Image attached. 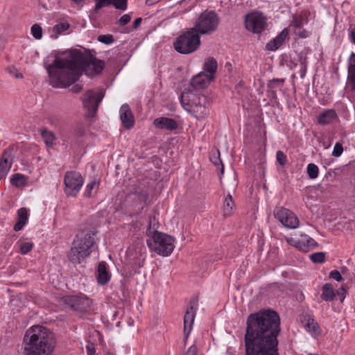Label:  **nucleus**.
<instances>
[{
    "instance_id": "1",
    "label": "nucleus",
    "mask_w": 355,
    "mask_h": 355,
    "mask_svg": "<svg viewBox=\"0 0 355 355\" xmlns=\"http://www.w3.org/2000/svg\"><path fill=\"white\" fill-rule=\"evenodd\" d=\"M244 336L245 355H279L280 319L277 312L268 309L248 317Z\"/></svg>"
},
{
    "instance_id": "2",
    "label": "nucleus",
    "mask_w": 355,
    "mask_h": 355,
    "mask_svg": "<svg viewBox=\"0 0 355 355\" xmlns=\"http://www.w3.org/2000/svg\"><path fill=\"white\" fill-rule=\"evenodd\" d=\"M103 68V61L92 55H85L78 49L62 52L46 67L50 85L58 88L69 87L78 80L83 72L93 76L100 73Z\"/></svg>"
},
{
    "instance_id": "3",
    "label": "nucleus",
    "mask_w": 355,
    "mask_h": 355,
    "mask_svg": "<svg viewBox=\"0 0 355 355\" xmlns=\"http://www.w3.org/2000/svg\"><path fill=\"white\" fill-rule=\"evenodd\" d=\"M24 344L26 355H52L56 340L49 329L35 325L26 331Z\"/></svg>"
},
{
    "instance_id": "4",
    "label": "nucleus",
    "mask_w": 355,
    "mask_h": 355,
    "mask_svg": "<svg viewBox=\"0 0 355 355\" xmlns=\"http://www.w3.org/2000/svg\"><path fill=\"white\" fill-rule=\"evenodd\" d=\"M95 234L94 232L87 231L77 234L68 254L70 262L74 265L79 264L90 254L95 243Z\"/></svg>"
},
{
    "instance_id": "5",
    "label": "nucleus",
    "mask_w": 355,
    "mask_h": 355,
    "mask_svg": "<svg viewBox=\"0 0 355 355\" xmlns=\"http://www.w3.org/2000/svg\"><path fill=\"white\" fill-rule=\"evenodd\" d=\"M180 101L184 108L196 119L201 120L207 116L209 101L205 95L188 91L181 94Z\"/></svg>"
},
{
    "instance_id": "6",
    "label": "nucleus",
    "mask_w": 355,
    "mask_h": 355,
    "mask_svg": "<svg viewBox=\"0 0 355 355\" xmlns=\"http://www.w3.org/2000/svg\"><path fill=\"white\" fill-rule=\"evenodd\" d=\"M200 44V35L196 29L189 28L176 38L173 47L178 53L188 55L196 51Z\"/></svg>"
},
{
    "instance_id": "7",
    "label": "nucleus",
    "mask_w": 355,
    "mask_h": 355,
    "mask_svg": "<svg viewBox=\"0 0 355 355\" xmlns=\"http://www.w3.org/2000/svg\"><path fill=\"white\" fill-rule=\"evenodd\" d=\"M219 23L220 18L215 11L205 10L197 17L192 28L200 35H210L217 30Z\"/></svg>"
},
{
    "instance_id": "8",
    "label": "nucleus",
    "mask_w": 355,
    "mask_h": 355,
    "mask_svg": "<svg viewBox=\"0 0 355 355\" xmlns=\"http://www.w3.org/2000/svg\"><path fill=\"white\" fill-rule=\"evenodd\" d=\"M174 239L169 235L157 233L147 240L148 247L162 256H168L174 249Z\"/></svg>"
},
{
    "instance_id": "9",
    "label": "nucleus",
    "mask_w": 355,
    "mask_h": 355,
    "mask_svg": "<svg viewBox=\"0 0 355 355\" xmlns=\"http://www.w3.org/2000/svg\"><path fill=\"white\" fill-rule=\"evenodd\" d=\"M64 191L67 195L76 196L83 184V178L76 171H68L64 178Z\"/></svg>"
},
{
    "instance_id": "10",
    "label": "nucleus",
    "mask_w": 355,
    "mask_h": 355,
    "mask_svg": "<svg viewBox=\"0 0 355 355\" xmlns=\"http://www.w3.org/2000/svg\"><path fill=\"white\" fill-rule=\"evenodd\" d=\"M286 242L303 252H308L318 246V243L304 233L295 234V237H286Z\"/></svg>"
},
{
    "instance_id": "11",
    "label": "nucleus",
    "mask_w": 355,
    "mask_h": 355,
    "mask_svg": "<svg viewBox=\"0 0 355 355\" xmlns=\"http://www.w3.org/2000/svg\"><path fill=\"white\" fill-rule=\"evenodd\" d=\"M104 96L103 90H87L83 96L82 101L84 107L87 108L93 116L97 111L98 105Z\"/></svg>"
},
{
    "instance_id": "12",
    "label": "nucleus",
    "mask_w": 355,
    "mask_h": 355,
    "mask_svg": "<svg viewBox=\"0 0 355 355\" xmlns=\"http://www.w3.org/2000/svg\"><path fill=\"white\" fill-rule=\"evenodd\" d=\"M245 25L248 31L259 34L264 29L266 25V19L262 13L252 12L246 15Z\"/></svg>"
},
{
    "instance_id": "13",
    "label": "nucleus",
    "mask_w": 355,
    "mask_h": 355,
    "mask_svg": "<svg viewBox=\"0 0 355 355\" xmlns=\"http://www.w3.org/2000/svg\"><path fill=\"white\" fill-rule=\"evenodd\" d=\"M274 216L284 227L295 229L299 225V220L291 210L284 207H278L274 211Z\"/></svg>"
},
{
    "instance_id": "14",
    "label": "nucleus",
    "mask_w": 355,
    "mask_h": 355,
    "mask_svg": "<svg viewBox=\"0 0 355 355\" xmlns=\"http://www.w3.org/2000/svg\"><path fill=\"white\" fill-rule=\"evenodd\" d=\"M92 302V300L86 296L80 297L74 295L66 299L67 304L73 310L80 313L89 311Z\"/></svg>"
},
{
    "instance_id": "15",
    "label": "nucleus",
    "mask_w": 355,
    "mask_h": 355,
    "mask_svg": "<svg viewBox=\"0 0 355 355\" xmlns=\"http://www.w3.org/2000/svg\"><path fill=\"white\" fill-rule=\"evenodd\" d=\"M95 6L94 12H97L103 7L112 5L116 9L125 10L128 7V0H94Z\"/></svg>"
},
{
    "instance_id": "16",
    "label": "nucleus",
    "mask_w": 355,
    "mask_h": 355,
    "mask_svg": "<svg viewBox=\"0 0 355 355\" xmlns=\"http://www.w3.org/2000/svg\"><path fill=\"white\" fill-rule=\"evenodd\" d=\"M195 302H191V305L189 308L187 309V311L184 317V332L186 338L189 336L192 328V325L193 324L195 318Z\"/></svg>"
},
{
    "instance_id": "17",
    "label": "nucleus",
    "mask_w": 355,
    "mask_h": 355,
    "mask_svg": "<svg viewBox=\"0 0 355 355\" xmlns=\"http://www.w3.org/2000/svg\"><path fill=\"white\" fill-rule=\"evenodd\" d=\"M213 80L214 79L206 75L205 72L201 71L192 78L190 85L196 89H205L207 87Z\"/></svg>"
},
{
    "instance_id": "18",
    "label": "nucleus",
    "mask_w": 355,
    "mask_h": 355,
    "mask_svg": "<svg viewBox=\"0 0 355 355\" xmlns=\"http://www.w3.org/2000/svg\"><path fill=\"white\" fill-rule=\"evenodd\" d=\"M120 119L125 128L130 129L134 125V116L128 105L124 104L121 107Z\"/></svg>"
},
{
    "instance_id": "19",
    "label": "nucleus",
    "mask_w": 355,
    "mask_h": 355,
    "mask_svg": "<svg viewBox=\"0 0 355 355\" xmlns=\"http://www.w3.org/2000/svg\"><path fill=\"white\" fill-rule=\"evenodd\" d=\"M154 125L161 129L173 130L178 128V123L173 119L167 117H161L154 121Z\"/></svg>"
},
{
    "instance_id": "20",
    "label": "nucleus",
    "mask_w": 355,
    "mask_h": 355,
    "mask_svg": "<svg viewBox=\"0 0 355 355\" xmlns=\"http://www.w3.org/2000/svg\"><path fill=\"white\" fill-rule=\"evenodd\" d=\"M288 35V29L284 28L275 38H274L272 40H271L266 44V49L268 51L277 50L283 44L284 41L285 40Z\"/></svg>"
},
{
    "instance_id": "21",
    "label": "nucleus",
    "mask_w": 355,
    "mask_h": 355,
    "mask_svg": "<svg viewBox=\"0 0 355 355\" xmlns=\"http://www.w3.org/2000/svg\"><path fill=\"white\" fill-rule=\"evenodd\" d=\"M96 278L98 284L101 285H105L110 280V275L105 261H101L98 263Z\"/></svg>"
},
{
    "instance_id": "22",
    "label": "nucleus",
    "mask_w": 355,
    "mask_h": 355,
    "mask_svg": "<svg viewBox=\"0 0 355 355\" xmlns=\"http://www.w3.org/2000/svg\"><path fill=\"white\" fill-rule=\"evenodd\" d=\"M337 118V114L334 110H325L318 116V123L326 125L332 123Z\"/></svg>"
},
{
    "instance_id": "23",
    "label": "nucleus",
    "mask_w": 355,
    "mask_h": 355,
    "mask_svg": "<svg viewBox=\"0 0 355 355\" xmlns=\"http://www.w3.org/2000/svg\"><path fill=\"white\" fill-rule=\"evenodd\" d=\"M218 64L216 60L214 58H209L205 62L202 72H205L206 75L214 80Z\"/></svg>"
},
{
    "instance_id": "24",
    "label": "nucleus",
    "mask_w": 355,
    "mask_h": 355,
    "mask_svg": "<svg viewBox=\"0 0 355 355\" xmlns=\"http://www.w3.org/2000/svg\"><path fill=\"white\" fill-rule=\"evenodd\" d=\"M347 81L355 90V53H352L349 59Z\"/></svg>"
},
{
    "instance_id": "25",
    "label": "nucleus",
    "mask_w": 355,
    "mask_h": 355,
    "mask_svg": "<svg viewBox=\"0 0 355 355\" xmlns=\"http://www.w3.org/2000/svg\"><path fill=\"white\" fill-rule=\"evenodd\" d=\"M28 219V211L24 207L18 211V221L14 226V230L18 232L22 229Z\"/></svg>"
},
{
    "instance_id": "26",
    "label": "nucleus",
    "mask_w": 355,
    "mask_h": 355,
    "mask_svg": "<svg viewBox=\"0 0 355 355\" xmlns=\"http://www.w3.org/2000/svg\"><path fill=\"white\" fill-rule=\"evenodd\" d=\"M322 292L320 295V297L322 298V300L325 301L333 300L336 295L332 285L328 283L325 284L322 286Z\"/></svg>"
},
{
    "instance_id": "27",
    "label": "nucleus",
    "mask_w": 355,
    "mask_h": 355,
    "mask_svg": "<svg viewBox=\"0 0 355 355\" xmlns=\"http://www.w3.org/2000/svg\"><path fill=\"white\" fill-rule=\"evenodd\" d=\"M41 136L47 147H53L56 139L55 134L46 128L41 130Z\"/></svg>"
},
{
    "instance_id": "28",
    "label": "nucleus",
    "mask_w": 355,
    "mask_h": 355,
    "mask_svg": "<svg viewBox=\"0 0 355 355\" xmlns=\"http://www.w3.org/2000/svg\"><path fill=\"white\" fill-rule=\"evenodd\" d=\"M158 225V220L155 218V214L150 215L148 218V225L146 230V234L150 237L153 235H154V234L159 233L157 231Z\"/></svg>"
},
{
    "instance_id": "29",
    "label": "nucleus",
    "mask_w": 355,
    "mask_h": 355,
    "mask_svg": "<svg viewBox=\"0 0 355 355\" xmlns=\"http://www.w3.org/2000/svg\"><path fill=\"white\" fill-rule=\"evenodd\" d=\"M235 207L234 202L232 200V197L230 194H228L224 202L223 205V214L225 216H230L232 213Z\"/></svg>"
},
{
    "instance_id": "30",
    "label": "nucleus",
    "mask_w": 355,
    "mask_h": 355,
    "mask_svg": "<svg viewBox=\"0 0 355 355\" xmlns=\"http://www.w3.org/2000/svg\"><path fill=\"white\" fill-rule=\"evenodd\" d=\"M305 329L309 331L314 336H319L320 334V329L317 322L313 318H309L306 324Z\"/></svg>"
},
{
    "instance_id": "31",
    "label": "nucleus",
    "mask_w": 355,
    "mask_h": 355,
    "mask_svg": "<svg viewBox=\"0 0 355 355\" xmlns=\"http://www.w3.org/2000/svg\"><path fill=\"white\" fill-rule=\"evenodd\" d=\"M11 167V164L8 163L6 153H4L0 162V180H2L8 173Z\"/></svg>"
},
{
    "instance_id": "32",
    "label": "nucleus",
    "mask_w": 355,
    "mask_h": 355,
    "mask_svg": "<svg viewBox=\"0 0 355 355\" xmlns=\"http://www.w3.org/2000/svg\"><path fill=\"white\" fill-rule=\"evenodd\" d=\"M71 135L76 138H79L85 135V127L81 123L74 124L71 128Z\"/></svg>"
},
{
    "instance_id": "33",
    "label": "nucleus",
    "mask_w": 355,
    "mask_h": 355,
    "mask_svg": "<svg viewBox=\"0 0 355 355\" xmlns=\"http://www.w3.org/2000/svg\"><path fill=\"white\" fill-rule=\"evenodd\" d=\"M10 181L13 185L18 187L26 184V179L24 175L19 173L13 175Z\"/></svg>"
},
{
    "instance_id": "34",
    "label": "nucleus",
    "mask_w": 355,
    "mask_h": 355,
    "mask_svg": "<svg viewBox=\"0 0 355 355\" xmlns=\"http://www.w3.org/2000/svg\"><path fill=\"white\" fill-rule=\"evenodd\" d=\"M307 173L309 178H316L318 175V167L314 164H309L307 166Z\"/></svg>"
},
{
    "instance_id": "35",
    "label": "nucleus",
    "mask_w": 355,
    "mask_h": 355,
    "mask_svg": "<svg viewBox=\"0 0 355 355\" xmlns=\"http://www.w3.org/2000/svg\"><path fill=\"white\" fill-rule=\"evenodd\" d=\"M70 27V25L67 22H63L56 24L53 28V31L56 34H61L64 31L68 30Z\"/></svg>"
},
{
    "instance_id": "36",
    "label": "nucleus",
    "mask_w": 355,
    "mask_h": 355,
    "mask_svg": "<svg viewBox=\"0 0 355 355\" xmlns=\"http://www.w3.org/2000/svg\"><path fill=\"white\" fill-rule=\"evenodd\" d=\"M31 33L36 40H40L42 37V28L39 24H34L31 27Z\"/></svg>"
},
{
    "instance_id": "37",
    "label": "nucleus",
    "mask_w": 355,
    "mask_h": 355,
    "mask_svg": "<svg viewBox=\"0 0 355 355\" xmlns=\"http://www.w3.org/2000/svg\"><path fill=\"white\" fill-rule=\"evenodd\" d=\"M310 259L313 263H322L325 261V254L324 252H315L310 256Z\"/></svg>"
},
{
    "instance_id": "38",
    "label": "nucleus",
    "mask_w": 355,
    "mask_h": 355,
    "mask_svg": "<svg viewBox=\"0 0 355 355\" xmlns=\"http://www.w3.org/2000/svg\"><path fill=\"white\" fill-rule=\"evenodd\" d=\"M98 40L105 44H110L114 42V39L112 35H101L98 37Z\"/></svg>"
},
{
    "instance_id": "39",
    "label": "nucleus",
    "mask_w": 355,
    "mask_h": 355,
    "mask_svg": "<svg viewBox=\"0 0 355 355\" xmlns=\"http://www.w3.org/2000/svg\"><path fill=\"white\" fill-rule=\"evenodd\" d=\"M211 161L213 162V164L214 165H221V167H220V175H222L224 172V166H223V164L222 163V161L220 159V153L219 151L217 152V155H214L213 157H211L210 158Z\"/></svg>"
},
{
    "instance_id": "40",
    "label": "nucleus",
    "mask_w": 355,
    "mask_h": 355,
    "mask_svg": "<svg viewBox=\"0 0 355 355\" xmlns=\"http://www.w3.org/2000/svg\"><path fill=\"white\" fill-rule=\"evenodd\" d=\"M276 158H277V162L281 166H285V164L287 162V159H286V156L282 151L278 150L277 152Z\"/></svg>"
},
{
    "instance_id": "41",
    "label": "nucleus",
    "mask_w": 355,
    "mask_h": 355,
    "mask_svg": "<svg viewBox=\"0 0 355 355\" xmlns=\"http://www.w3.org/2000/svg\"><path fill=\"white\" fill-rule=\"evenodd\" d=\"M33 244L32 243H24L20 245V252L22 254H26L33 249Z\"/></svg>"
},
{
    "instance_id": "42",
    "label": "nucleus",
    "mask_w": 355,
    "mask_h": 355,
    "mask_svg": "<svg viewBox=\"0 0 355 355\" xmlns=\"http://www.w3.org/2000/svg\"><path fill=\"white\" fill-rule=\"evenodd\" d=\"M131 20V16L128 14H125L120 17L118 23L120 26H123L128 24Z\"/></svg>"
},
{
    "instance_id": "43",
    "label": "nucleus",
    "mask_w": 355,
    "mask_h": 355,
    "mask_svg": "<svg viewBox=\"0 0 355 355\" xmlns=\"http://www.w3.org/2000/svg\"><path fill=\"white\" fill-rule=\"evenodd\" d=\"M96 184V180H92L91 182H89L86 187V190L85 192V196L87 197H90L92 190L94 189V186Z\"/></svg>"
},
{
    "instance_id": "44",
    "label": "nucleus",
    "mask_w": 355,
    "mask_h": 355,
    "mask_svg": "<svg viewBox=\"0 0 355 355\" xmlns=\"http://www.w3.org/2000/svg\"><path fill=\"white\" fill-rule=\"evenodd\" d=\"M343 147L340 144H336L334 148L332 155L335 157H339L343 153Z\"/></svg>"
},
{
    "instance_id": "45",
    "label": "nucleus",
    "mask_w": 355,
    "mask_h": 355,
    "mask_svg": "<svg viewBox=\"0 0 355 355\" xmlns=\"http://www.w3.org/2000/svg\"><path fill=\"white\" fill-rule=\"evenodd\" d=\"M329 277L338 282L342 280L343 279L340 272L338 270H332L329 274Z\"/></svg>"
},
{
    "instance_id": "46",
    "label": "nucleus",
    "mask_w": 355,
    "mask_h": 355,
    "mask_svg": "<svg viewBox=\"0 0 355 355\" xmlns=\"http://www.w3.org/2000/svg\"><path fill=\"white\" fill-rule=\"evenodd\" d=\"M293 24L296 28L300 29L303 26V19L301 17H295Z\"/></svg>"
},
{
    "instance_id": "47",
    "label": "nucleus",
    "mask_w": 355,
    "mask_h": 355,
    "mask_svg": "<svg viewBox=\"0 0 355 355\" xmlns=\"http://www.w3.org/2000/svg\"><path fill=\"white\" fill-rule=\"evenodd\" d=\"M138 199L139 200L146 202V201L148 199V194L146 191H141L138 194Z\"/></svg>"
},
{
    "instance_id": "48",
    "label": "nucleus",
    "mask_w": 355,
    "mask_h": 355,
    "mask_svg": "<svg viewBox=\"0 0 355 355\" xmlns=\"http://www.w3.org/2000/svg\"><path fill=\"white\" fill-rule=\"evenodd\" d=\"M346 293V291H345V288L344 287H341L340 288L338 291H337V295L338 296H340V302H343L344 300V298H345V293Z\"/></svg>"
},
{
    "instance_id": "49",
    "label": "nucleus",
    "mask_w": 355,
    "mask_h": 355,
    "mask_svg": "<svg viewBox=\"0 0 355 355\" xmlns=\"http://www.w3.org/2000/svg\"><path fill=\"white\" fill-rule=\"evenodd\" d=\"M197 354V347L195 345L191 346L188 350L187 351L184 355H196Z\"/></svg>"
},
{
    "instance_id": "50",
    "label": "nucleus",
    "mask_w": 355,
    "mask_h": 355,
    "mask_svg": "<svg viewBox=\"0 0 355 355\" xmlns=\"http://www.w3.org/2000/svg\"><path fill=\"white\" fill-rule=\"evenodd\" d=\"M295 33L302 38H304L308 36V32L306 30L299 29L298 31H295Z\"/></svg>"
},
{
    "instance_id": "51",
    "label": "nucleus",
    "mask_w": 355,
    "mask_h": 355,
    "mask_svg": "<svg viewBox=\"0 0 355 355\" xmlns=\"http://www.w3.org/2000/svg\"><path fill=\"white\" fill-rule=\"evenodd\" d=\"M299 62H300V66H307V59L302 54L299 55Z\"/></svg>"
},
{
    "instance_id": "52",
    "label": "nucleus",
    "mask_w": 355,
    "mask_h": 355,
    "mask_svg": "<svg viewBox=\"0 0 355 355\" xmlns=\"http://www.w3.org/2000/svg\"><path fill=\"white\" fill-rule=\"evenodd\" d=\"M227 184L232 188H234L236 187V182L235 178V173L232 174L231 180L229 181V182H227Z\"/></svg>"
},
{
    "instance_id": "53",
    "label": "nucleus",
    "mask_w": 355,
    "mask_h": 355,
    "mask_svg": "<svg viewBox=\"0 0 355 355\" xmlns=\"http://www.w3.org/2000/svg\"><path fill=\"white\" fill-rule=\"evenodd\" d=\"M86 349L87 355H95L96 351L93 346L87 345Z\"/></svg>"
},
{
    "instance_id": "54",
    "label": "nucleus",
    "mask_w": 355,
    "mask_h": 355,
    "mask_svg": "<svg viewBox=\"0 0 355 355\" xmlns=\"http://www.w3.org/2000/svg\"><path fill=\"white\" fill-rule=\"evenodd\" d=\"M141 21L142 19L141 17L137 18L132 24V28H137L140 26Z\"/></svg>"
},
{
    "instance_id": "55",
    "label": "nucleus",
    "mask_w": 355,
    "mask_h": 355,
    "mask_svg": "<svg viewBox=\"0 0 355 355\" xmlns=\"http://www.w3.org/2000/svg\"><path fill=\"white\" fill-rule=\"evenodd\" d=\"M307 66H300V76L301 78L304 77L306 72Z\"/></svg>"
},
{
    "instance_id": "56",
    "label": "nucleus",
    "mask_w": 355,
    "mask_h": 355,
    "mask_svg": "<svg viewBox=\"0 0 355 355\" xmlns=\"http://www.w3.org/2000/svg\"><path fill=\"white\" fill-rule=\"evenodd\" d=\"M71 90L74 93H78L82 90V87L78 85H76L72 87Z\"/></svg>"
},
{
    "instance_id": "57",
    "label": "nucleus",
    "mask_w": 355,
    "mask_h": 355,
    "mask_svg": "<svg viewBox=\"0 0 355 355\" xmlns=\"http://www.w3.org/2000/svg\"><path fill=\"white\" fill-rule=\"evenodd\" d=\"M349 35L352 42L355 44V28L351 30Z\"/></svg>"
},
{
    "instance_id": "58",
    "label": "nucleus",
    "mask_w": 355,
    "mask_h": 355,
    "mask_svg": "<svg viewBox=\"0 0 355 355\" xmlns=\"http://www.w3.org/2000/svg\"><path fill=\"white\" fill-rule=\"evenodd\" d=\"M159 1L160 0H146V3L148 5H152V4H154Z\"/></svg>"
},
{
    "instance_id": "59",
    "label": "nucleus",
    "mask_w": 355,
    "mask_h": 355,
    "mask_svg": "<svg viewBox=\"0 0 355 355\" xmlns=\"http://www.w3.org/2000/svg\"><path fill=\"white\" fill-rule=\"evenodd\" d=\"M272 81V82H280V81H281V82H284V80H283V79H282V80H279V79H273Z\"/></svg>"
},
{
    "instance_id": "60",
    "label": "nucleus",
    "mask_w": 355,
    "mask_h": 355,
    "mask_svg": "<svg viewBox=\"0 0 355 355\" xmlns=\"http://www.w3.org/2000/svg\"><path fill=\"white\" fill-rule=\"evenodd\" d=\"M72 1H74L76 3H78L82 2L83 0H72Z\"/></svg>"
},
{
    "instance_id": "61",
    "label": "nucleus",
    "mask_w": 355,
    "mask_h": 355,
    "mask_svg": "<svg viewBox=\"0 0 355 355\" xmlns=\"http://www.w3.org/2000/svg\"><path fill=\"white\" fill-rule=\"evenodd\" d=\"M16 77L17 78H22V75L20 73V74H16Z\"/></svg>"
},
{
    "instance_id": "62",
    "label": "nucleus",
    "mask_w": 355,
    "mask_h": 355,
    "mask_svg": "<svg viewBox=\"0 0 355 355\" xmlns=\"http://www.w3.org/2000/svg\"><path fill=\"white\" fill-rule=\"evenodd\" d=\"M228 67H228V70H229V71H230L231 64H228Z\"/></svg>"
}]
</instances>
